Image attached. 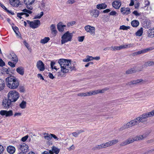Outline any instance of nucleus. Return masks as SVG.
<instances>
[{
    "label": "nucleus",
    "mask_w": 154,
    "mask_h": 154,
    "mask_svg": "<svg viewBox=\"0 0 154 154\" xmlns=\"http://www.w3.org/2000/svg\"><path fill=\"white\" fill-rule=\"evenodd\" d=\"M19 93L15 90L11 91L8 95V99L3 100L2 105L4 107L9 108L11 106L12 102H16L19 97Z\"/></svg>",
    "instance_id": "1"
},
{
    "label": "nucleus",
    "mask_w": 154,
    "mask_h": 154,
    "mask_svg": "<svg viewBox=\"0 0 154 154\" xmlns=\"http://www.w3.org/2000/svg\"><path fill=\"white\" fill-rule=\"evenodd\" d=\"M58 63L60 66L61 71L64 73H66L69 72V69L71 70H75V66H72V64L69 60L62 59H60L58 61Z\"/></svg>",
    "instance_id": "2"
},
{
    "label": "nucleus",
    "mask_w": 154,
    "mask_h": 154,
    "mask_svg": "<svg viewBox=\"0 0 154 154\" xmlns=\"http://www.w3.org/2000/svg\"><path fill=\"white\" fill-rule=\"evenodd\" d=\"M5 80L7 86L11 89H16L19 85L18 80L13 76L8 77Z\"/></svg>",
    "instance_id": "3"
},
{
    "label": "nucleus",
    "mask_w": 154,
    "mask_h": 154,
    "mask_svg": "<svg viewBox=\"0 0 154 154\" xmlns=\"http://www.w3.org/2000/svg\"><path fill=\"white\" fill-rule=\"evenodd\" d=\"M154 116V109L150 112H146L141 115L139 117L135 119L137 121V124L140 122H144L147 121V118Z\"/></svg>",
    "instance_id": "4"
},
{
    "label": "nucleus",
    "mask_w": 154,
    "mask_h": 154,
    "mask_svg": "<svg viewBox=\"0 0 154 154\" xmlns=\"http://www.w3.org/2000/svg\"><path fill=\"white\" fill-rule=\"evenodd\" d=\"M72 35V34L70 33L69 31L65 33L61 37V44H63L67 42L71 41Z\"/></svg>",
    "instance_id": "5"
},
{
    "label": "nucleus",
    "mask_w": 154,
    "mask_h": 154,
    "mask_svg": "<svg viewBox=\"0 0 154 154\" xmlns=\"http://www.w3.org/2000/svg\"><path fill=\"white\" fill-rule=\"evenodd\" d=\"M18 147L21 152L25 153H26L29 150L28 146L24 143L20 144L18 146Z\"/></svg>",
    "instance_id": "6"
},
{
    "label": "nucleus",
    "mask_w": 154,
    "mask_h": 154,
    "mask_svg": "<svg viewBox=\"0 0 154 154\" xmlns=\"http://www.w3.org/2000/svg\"><path fill=\"white\" fill-rule=\"evenodd\" d=\"M8 57L12 61L14 62V63H17L18 62V60L17 57L14 52H12L9 54L8 56Z\"/></svg>",
    "instance_id": "7"
},
{
    "label": "nucleus",
    "mask_w": 154,
    "mask_h": 154,
    "mask_svg": "<svg viewBox=\"0 0 154 154\" xmlns=\"http://www.w3.org/2000/svg\"><path fill=\"white\" fill-rule=\"evenodd\" d=\"M36 67L40 71H43L45 69V65L41 60L37 61L36 63Z\"/></svg>",
    "instance_id": "8"
},
{
    "label": "nucleus",
    "mask_w": 154,
    "mask_h": 154,
    "mask_svg": "<svg viewBox=\"0 0 154 154\" xmlns=\"http://www.w3.org/2000/svg\"><path fill=\"white\" fill-rule=\"evenodd\" d=\"M0 114L2 116H5L6 117H9L13 115V111L11 110L8 111L5 110H1L0 112Z\"/></svg>",
    "instance_id": "9"
},
{
    "label": "nucleus",
    "mask_w": 154,
    "mask_h": 154,
    "mask_svg": "<svg viewBox=\"0 0 154 154\" xmlns=\"http://www.w3.org/2000/svg\"><path fill=\"white\" fill-rule=\"evenodd\" d=\"M141 70V69H139L138 67H134L127 70L126 73L127 74H132Z\"/></svg>",
    "instance_id": "10"
},
{
    "label": "nucleus",
    "mask_w": 154,
    "mask_h": 154,
    "mask_svg": "<svg viewBox=\"0 0 154 154\" xmlns=\"http://www.w3.org/2000/svg\"><path fill=\"white\" fill-rule=\"evenodd\" d=\"M85 29L87 32H90L91 34H93L95 32V28L94 27L87 25L85 26Z\"/></svg>",
    "instance_id": "11"
},
{
    "label": "nucleus",
    "mask_w": 154,
    "mask_h": 154,
    "mask_svg": "<svg viewBox=\"0 0 154 154\" xmlns=\"http://www.w3.org/2000/svg\"><path fill=\"white\" fill-rule=\"evenodd\" d=\"M48 150L50 154H58L60 151V149L55 146H53L51 150Z\"/></svg>",
    "instance_id": "12"
},
{
    "label": "nucleus",
    "mask_w": 154,
    "mask_h": 154,
    "mask_svg": "<svg viewBox=\"0 0 154 154\" xmlns=\"http://www.w3.org/2000/svg\"><path fill=\"white\" fill-rule=\"evenodd\" d=\"M135 141L134 138H130L126 140L120 144L121 146H124L128 144L132 143Z\"/></svg>",
    "instance_id": "13"
},
{
    "label": "nucleus",
    "mask_w": 154,
    "mask_h": 154,
    "mask_svg": "<svg viewBox=\"0 0 154 154\" xmlns=\"http://www.w3.org/2000/svg\"><path fill=\"white\" fill-rule=\"evenodd\" d=\"M137 122L136 121L135 119L131 121L130 122H128L126 124L128 128L131 127L133 126L137 125Z\"/></svg>",
    "instance_id": "14"
},
{
    "label": "nucleus",
    "mask_w": 154,
    "mask_h": 154,
    "mask_svg": "<svg viewBox=\"0 0 154 154\" xmlns=\"http://www.w3.org/2000/svg\"><path fill=\"white\" fill-rule=\"evenodd\" d=\"M121 2L119 0L114 1L112 3L113 7L116 9H119L121 5Z\"/></svg>",
    "instance_id": "15"
},
{
    "label": "nucleus",
    "mask_w": 154,
    "mask_h": 154,
    "mask_svg": "<svg viewBox=\"0 0 154 154\" xmlns=\"http://www.w3.org/2000/svg\"><path fill=\"white\" fill-rule=\"evenodd\" d=\"M121 12L123 13L124 14H126L127 15L130 13V9L129 8H122L121 9Z\"/></svg>",
    "instance_id": "16"
},
{
    "label": "nucleus",
    "mask_w": 154,
    "mask_h": 154,
    "mask_svg": "<svg viewBox=\"0 0 154 154\" xmlns=\"http://www.w3.org/2000/svg\"><path fill=\"white\" fill-rule=\"evenodd\" d=\"M40 24V22L39 20H35L33 22L32 21V27L33 28L35 29L38 27Z\"/></svg>",
    "instance_id": "17"
},
{
    "label": "nucleus",
    "mask_w": 154,
    "mask_h": 154,
    "mask_svg": "<svg viewBox=\"0 0 154 154\" xmlns=\"http://www.w3.org/2000/svg\"><path fill=\"white\" fill-rule=\"evenodd\" d=\"M147 137L146 134H143L142 135H138L134 137L135 141H139L142 140Z\"/></svg>",
    "instance_id": "18"
},
{
    "label": "nucleus",
    "mask_w": 154,
    "mask_h": 154,
    "mask_svg": "<svg viewBox=\"0 0 154 154\" xmlns=\"http://www.w3.org/2000/svg\"><path fill=\"white\" fill-rule=\"evenodd\" d=\"M7 152L11 154H13L14 153L15 151V147L11 146H8L7 148Z\"/></svg>",
    "instance_id": "19"
},
{
    "label": "nucleus",
    "mask_w": 154,
    "mask_h": 154,
    "mask_svg": "<svg viewBox=\"0 0 154 154\" xmlns=\"http://www.w3.org/2000/svg\"><path fill=\"white\" fill-rule=\"evenodd\" d=\"M50 29L51 31L52 34L54 36H55L57 32V31L56 29V27L54 25L52 24L50 26Z\"/></svg>",
    "instance_id": "20"
},
{
    "label": "nucleus",
    "mask_w": 154,
    "mask_h": 154,
    "mask_svg": "<svg viewBox=\"0 0 154 154\" xmlns=\"http://www.w3.org/2000/svg\"><path fill=\"white\" fill-rule=\"evenodd\" d=\"M2 72L1 73L2 74L5 75V74H9V72L10 71V68H9L8 69L6 68L5 67H3L1 69Z\"/></svg>",
    "instance_id": "21"
},
{
    "label": "nucleus",
    "mask_w": 154,
    "mask_h": 154,
    "mask_svg": "<svg viewBox=\"0 0 154 154\" xmlns=\"http://www.w3.org/2000/svg\"><path fill=\"white\" fill-rule=\"evenodd\" d=\"M134 45L133 44H126L125 45H121L119 46V50L123 48H129L130 47H132Z\"/></svg>",
    "instance_id": "22"
},
{
    "label": "nucleus",
    "mask_w": 154,
    "mask_h": 154,
    "mask_svg": "<svg viewBox=\"0 0 154 154\" xmlns=\"http://www.w3.org/2000/svg\"><path fill=\"white\" fill-rule=\"evenodd\" d=\"M66 26L63 25L60 23H58L57 25V28L58 30L60 32H62L64 30V27H65Z\"/></svg>",
    "instance_id": "23"
},
{
    "label": "nucleus",
    "mask_w": 154,
    "mask_h": 154,
    "mask_svg": "<svg viewBox=\"0 0 154 154\" xmlns=\"http://www.w3.org/2000/svg\"><path fill=\"white\" fill-rule=\"evenodd\" d=\"M17 72L21 75H23L24 73L23 68L22 66L19 67L16 69Z\"/></svg>",
    "instance_id": "24"
},
{
    "label": "nucleus",
    "mask_w": 154,
    "mask_h": 154,
    "mask_svg": "<svg viewBox=\"0 0 154 154\" xmlns=\"http://www.w3.org/2000/svg\"><path fill=\"white\" fill-rule=\"evenodd\" d=\"M107 6L105 3H101L98 4L97 5V8L99 9H104L107 8Z\"/></svg>",
    "instance_id": "25"
},
{
    "label": "nucleus",
    "mask_w": 154,
    "mask_h": 154,
    "mask_svg": "<svg viewBox=\"0 0 154 154\" xmlns=\"http://www.w3.org/2000/svg\"><path fill=\"white\" fill-rule=\"evenodd\" d=\"M139 24V22L137 20H134L131 22V25L134 27H137L138 26Z\"/></svg>",
    "instance_id": "26"
},
{
    "label": "nucleus",
    "mask_w": 154,
    "mask_h": 154,
    "mask_svg": "<svg viewBox=\"0 0 154 154\" xmlns=\"http://www.w3.org/2000/svg\"><path fill=\"white\" fill-rule=\"evenodd\" d=\"M0 6L2 7L3 9H4L6 12L8 13L9 14H11L12 15H14V13L11 11H10L8 10L6 7H5L4 5L2 4L0 2Z\"/></svg>",
    "instance_id": "27"
},
{
    "label": "nucleus",
    "mask_w": 154,
    "mask_h": 154,
    "mask_svg": "<svg viewBox=\"0 0 154 154\" xmlns=\"http://www.w3.org/2000/svg\"><path fill=\"white\" fill-rule=\"evenodd\" d=\"M91 12L92 13L93 15L95 17H97L99 14V11L97 9L92 10Z\"/></svg>",
    "instance_id": "28"
},
{
    "label": "nucleus",
    "mask_w": 154,
    "mask_h": 154,
    "mask_svg": "<svg viewBox=\"0 0 154 154\" xmlns=\"http://www.w3.org/2000/svg\"><path fill=\"white\" fill-rule=\"evenodd\" d=\"M51 134H48V133H45L44 134V138L48 140H50L51 138Z\"/></svg>",
    "instance_id": "29"
},
{
    "label": "nucleus",
    "mask_w": 154,
    "mask_h": 154,
    "mask_svg": "<svg viewBox=\"0 0 154 154\" xmlns=\"http://www.w3.org/2000/svg\"><path fill=\"white\" fill-rule=\"evenodd\" d=\"M143 28L142 27L140 28V29L135 33L136 35L138 36H141L143 34Z\"/></svg>",
    "instance_id": "30"
},
{
    "label": "nucleus",
    "mask_w": 154,
    "mask_h": 154,
    "mask_svg": "<svg viewBox=\"0 0 154 154\" xmlns=\"http://www.w3.org/2000/svg\"><path fill=\"white\" fill-rule=\"evenodd\" d=\"M143 81V80L141 79H138L135 80H133L131 82H130L129 83V84H135L139 83L141 82H142Z\"/></svg>",
    "instance_id": "31"
},
{
    "label": "nucleus",
    "mask_w": 154,
    "mask_h": 154,
    "mask_svg": "<svg viewBox=\"0 0 154 154\" xmlns=\"http://www.w3.org/2000/svg\"><path fill=\"white\" fill-rule=\"evenodd\" d=\"M50 39L48 37H45L43 39H42L40 41V42L42 44H45L47 43L49 40Z\"/></svg>",
    "instance_id": "32"
},
{
    "label": "nucleus",
    "mask_w": 154,
    "mask_h": 154,
    "mask_svg": "<svg viewBox=\"0 0 154 154\" xmlns=\"http://www.w3.org/2000/svg\"><path fill=\"white\" fill-rule=\"evenodd\" d=\"M149 36L150 37L152 38L154 37V29H150L149 32Z\"/></svg>",
    "instance_id": "33"
},
{
    "label": "nucleus",
    "mask_w": 154,
    "mask_h": 154,
    "mask_svg": "<svg viewBox=\"0 0 154 154\" xmlns=\"http://www.w3.org/2000/svg\"><path fill=\"white\" fill-rule=\"evenodd\" d=\"M94 59L93 57L91 56H87L86 58L84 59L83 61L85 62H88Z\"/></svg>",
    "instance_id": "34"
},
{
    "label": "nucleus",
    "mask_w": 154,
    "mask_h": 154,
    "mask_svg": "<svg viewBox=\"0 0 154 154\" xmlns=\"http://www.w3.org/2000/svg\"><path fill=\"white\" fill-rule=\"evenodd\" d=\"M0 80H1V83L0 84V91L4 89L5 88V82L2 79H0Z\"/></svg>",
    "instance_id": "35"
},
{
    "label": "nucleus",
    "mask_w": 154,
    "mask_h": 154,
    "mask_svg": "<svg viewBox=\"0 0 154 154\" xmlns=\"http://www.w3.org/2000/svg\"><path fill=\"white\" fill-rule=\"evenodd\" d=\"M12 28L14 30V31L16 35L17 36H19V35L20 34V33L19 32V31H18V28L16 26H12Z\"/></svg>",
    "instance_id": "36"
},
{
    "label": "nucleus",
    "mask_w": 154,
    "mask_h": 154,
    "mask_svg": "<svg viewBox=\"0 0 154 154\" xmlns=\"http://www.w3.org/2000/svg\"><path fill=\"white\" fill-rule=\"evenodd\" d=\"M26 101L23 100L20 104V107L22 109L25 108L26 107Z\"/></svg>",
    "instance_id": "37"
},
{
    "label": "nucleus",
    "mask_w": 154,
    "mask_h": 154,
    "mask_svg": "<svg viewBox=\"0 0 154 154\" xmlns=\"http://www.w3.org/2000/svg\"><path fill=\"white\" fill-rule=\"evenodd\" d=\"M34 1L35 0H24V2L25 4H32Z\"/></svg>",
    "instance_id": "38"
},
{
    "label": "nucleus",
    "mask_w": 154,
    "mask_h": 154,
    "mask_svg": "<svg viewBox=\"0 0 154 154\" xmlns=\"http://www.w3.org/2000/svg\"><path fill=\"white\" fill-rule=\"evenodd\" d=\"M130 28V27L129 26H126L124 25H122L120 26V29H122L124 30H127L128 29Z\"/></svg>",
    "instance_id": "39"
},
{
    "label": "nucleus",
    "mask_w": 154,
    "mask_h": 154,
    "mask_svg": "<svg viewBox=\"0 0 154 154\" xmlns=\"http://www.w3.org/2000/svg\"><path fill=\"white\" fill-rule=\"evenodd\" d=\"M86 96L96 94L95 91H90L88 92H86Z\"/></svg>",
    "instance_id": "40"
},
{
    "label": "nucleus",
    "mask_w": 154,
    "mask_h": 154,
    "mask_svg": "<svg viewBox=\"0 0 154 154\" xmlns=\"http://www.w3.org/2000/svg\"><path fill=\"white\" fill-rule=\"evenodd\" d=\"M19 1L18 0H14L13 4L11 5L15 6H19Z\"/></svg>",
    "instance_id": "41"
},
{
    "label": "nucleus",
    "mask_w": 154,
    "mask_h": 154,
    "mask_svg": "<svg viewBox=\"0 0 154 154\" xmlns=\"http://www.w3.org/2000/svg\"><path fill=\"white\" fill-rule=\"evenodd\" d=\"M148 66H149V65L148 63V62H145L143 65L141 66L140 67H139V69H141L142 70V69H143L144 68H145L146 67H147Z\"/></svg>",
    "instance_id": "42"
},
{
    "label": "nucleus",
    "mask_w": 154,
    "mask_h": 154,
    "mask_svg": "<svg viewBox=\"0 0 154 154\" xmlns=\"http://www.w3.org/2000/svg\"><path fill=\"white\" fill-rule=\"evenodd\" d=\"M55 64V63L53 61H51V67L52 69L53 68L54 69H56V70H58L59 68L57 69V68L56 67V66H55L54 68V65Z\"/></svg>",
    "instance_id": "43"
},
{
    "label": "nucleus",
    "mask_w": 154,
    "mask_h": 154,
    "mask_svg": "<svg viewBox=\"0 0 154 154\" xmlns=\"http://www.w3.org/2000/svg\"><path fill=\"white\" fill-rule=\"evenodd\" d=\"M16 63H14V62L12 63L11 61H9L8 62V64L12 67H15V64Z\"/></svg>",
    "instance_id": "44"
},
{
    "label": "nucleus",
    "mask_w": 154,
    "mask_h": 154,
    "mask_svg": "<svg viewBox=\"0 0 154 154\" xmlns=\"http://www.w3.org/2000/svg\"><path fill=\"white\" fill-rule=\"evenodd\" d=\"M126 128H128L126 124H125L122 125L119 129L120 131H122Z\"/></svg>",
    "instance_id": "45"
},
{
    "label": "nucleus",
    "mask_w": 154,
    "mask_h": 154,
    "mask_svg": "<svg viewBox=\"0 0 154 154\" xmlns=\"http://www.w3.org/2000/svg\"><path fill=\"white\" fill-rule=\"evenodd\" d=\"M84 39V36H79L78 37V40L79 42H82Z\"/></svg>",
    "instance_id": "46"
},
{
    "label": "nucleus",
    "mask_w": 154,
    "mask_h": 154,
    "mask_svg": "<svg viewBox=\"0 0 154 154\" xmlns=\"http://www.w3.org/2000/svg\"><path fill=\"white\" fill-rule=\"evenodd\" d=\"M105 91V90L103 89L102 90H95L96 94L100 93H103L104 92V91Z\"/></svg>",
    "instance_id": "47"
},
{
    "label": "nucleus",
    "mask_w": 154,
    "mask_h": 154,
    "mask_svg": "<svg viewBox=\"0 0 154 154\" xmlns=\"http://www.w3.org/2000/svg\"><path fill=\"white\" fill-rule=\"evenodd\" d=\"M75 21L68 23L67 24V26H72L74 25L75 24Z\"/></svg>",
    "instance_id": "48"
},
{
    "label": "nucleus",
    "mask_w": 154,
    "mask_h": 154,
    "mask_svg": "<svg viewBox=\"0 0 154 154\" xmlns=\"http://www.w3.org/2000/svg\"><path fill=\"white\" fill-rule=\"evenodd\" d=\"M19 90L20 92H24L25 91L24 87L23 86H20Z\"/></svg>",
    "instance_id": "49"
},
{
    "label": "nucleus",
    "mask_w": 154,
    "mask_h": 154,
    "mask_svg": "<svg viewBox=\"0 0 154 154\" xmlns=\"http://www.w3.org/2000/svg\"><path fill=\"white\" fill-rule=\"evenodd\" d=\"M112 145L116 144L119 141L118 140H114L111 141Z\"/></svg>",
    "instance_id": "50"
},
{
    "label": "nucleus",
    "mask_w": 154,
    "mask_h": 154,
    "mask_svg": "<svg viewBox=\"0 0 154 154\" xmlns=\"http://www.w3.org/2000/svg\"><path fill=\"white\" fill-rule=\"evenodd\" d=\"M5 64V62L3 61L2 59H0V66L2 67Z\"/></svg>",
    "instance_id": "51"
},
{
    "label": "nucleus",
    "mask_w": 154,
    "mask_h": 154,
    "mask_svg": "<svg viewBox=\"0 0 154 154\" xmlns=\"http://www.w3.org/2000/svg\"><path fill=\"white\" fill-rule=\"evenodd\" d=\"M22 11L25 12H26L29 14H31L32 13V12L31 11L27 9H23Z\"/></svg>",
    "instance_id": "52"
},
{
    "label": "nucleus",
    "mask_w": 154,
    "mask_h": 154,
    "mask_svg": "<svg viewBox=\"0 0 154 154\" xmlns=\"http://www.w3.org/2000/svg\"><path fill=\"white\" fill-rule=\"evenodd\" d=\"M77 95L79 96H86V93H80L78 94Z\"/></svg>",
    "instance_id": "53"
},
{
    "label": "nucleus",
    "mask_w": 154,
    "mask_h": 154,
    "mask_svg": "<svg viewBox=\"0 0 154 154\" xmlns=\"http://www.w3.org/2000/svg\"><path fill=\"white\" fill-rule=\"evenodd\" d=\"M28 137V135H26L23 137L21 139V140L23 142H25L26 141Z\"/></svg>",
    "instance_id": "54"
},
{
    "label": "nucleus",
    "mask_w": 154,
    "mask_h": 154,
    "mask_svg": "<svg viewBox=\"0 0 154 154\" xmlns=\"http://www.w3.org/2000/svg\"><path fill=\"white\" fill-rule=\"evenodd\" d=\"M26 5V7L29 10H32V7L31 6V5H32V4H25Z\"/></svg>",
    "instance_id": "55"
},
{
    "label": "nucleus",
    "mask_w": 154,
    "mask_h": 154,
    "mask_svg": "<svg viewBox=\"0 0 154 154\" xmlns=\"http://www.w3.org/2000/svg\"><path fill=\"white\" fill-rule=\"evenodd\" d=\"M51 138L53 137L56 140H58L59 138H57V137L54 134H51Z\"/></svg>",
    "instance_id": "56"
},
{
    "label": "nucleus",
    "mask_w": 154,
    "mask_h": 154,
    "mask_svg": "<svg viewBox=\"0 0 154 154\" xmlns=\"http://www.w3.org/2000/svg\"><path fill=\"white\" fill-rule=\"evenodd\" d=\"M4 150L3 146L0 144V154L3 152Z\"/></svg>",
    "instance_id": "57"
},
{
    "label": "nucleus",
    "mask_w": 154,
    "mask_h": 154,
    "mask_svg": "<svg viewBox=\"0 0 154 154\" xmlns=\"http://www.w3.org/2000/svg\"><path fill=\"white\" fill-rule=\"evenodd\" d=\"M116 14L117 13L115 11H112L109 14V15L111 16L116 15Z\"/></svg>",
    "instance_id": "58"
},
{
    "label": "nucleus",
    "mask_w": 154,
    "mask_h": 154,
    "mask_svg": "<svg viewBox=\"0 0 154 154\" xmlns=\"http://www.w3.org/2000/svg\"><path fill=\"white\" fill-rule=\"evenodd\" d=\"M149 66L154 65V62L153 61H148Z\"/></svg>",
    "instance_id": "59"
},
{
    "label": "nucleus",
    "mask_w": 154,
    "mask_h": 154,
    "mask_svg": "<svg viewBox=\"0 0 154 154\" xmlns=\"http://www.w3.org/2000/svg\"><path fill=\"white\" fill-rule=\"evenodd\" d=\"M140 3L138 2H136L134 5V7L136 9H137L139 6Z\"/></svg>",
    "instance_id": "60"
},
{
    "label": "nucleus",
    "mask_w": 154,
    "mask_h": 154,
    "mask_svg": "<svg viewBox=\"0 0 154 154\" xmlns=\"http://www.w3.org/2000/svg\"><path fill=\"white\" fill-rule=\"evenodd\" d=\"M48 77L51 79H53L54 78V76L51 73H49L48 74Z\"/></svg>",
    "instance_id": "61"
},
{
    "label": "nucleus",
    "mask_w": 154,
    "mask_h": 154,
    "mask_svg": "<svg viewBox=\"0 0 154 154\" xmlns=\"http://www.w3.org/2000/svg\"><path fill=\"white\" fill-rule=\"evenodd\" d=\"M133 14L136 16H139L140 15V14L138 13L137 11H134L133 12Z\"/></svg>",
    "instance_id": "62"
},
{
    "label": "nucleus",
    "mask_w": 154,
    "mask_h": 154,
    "mask_svg": "<svg viewBox=\"0 0 154 154\" xmlns=\"http://www.w3.org/2000/svg\"><path fill=\"white\" fill-rule=\"evenodd\" d=\"M37 76L38 78H40L41 79H42V80H44L42 75L40 74H38L37 75Z\"/></svg>",
    "instance_id": "63"
},
{
    "label": "nucleus",
    "mask_w": 154,
    "mask_h": 154,
    "mask_svg": "<svg viewBox=\"0 0 154 154\" xmlns=\"http://www.w3.org/2000/svg\"><path fill=\"white\" fill-rule=\"evenodd\" d=\"M23 44L27 48H28L29 47V45L26 42V41H24L23 42Z\"/></svg>",
    "instance_id": "64"
}]
</instances>
